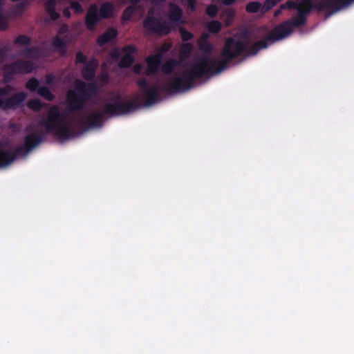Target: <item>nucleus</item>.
<instances>
[{
    "label": "nucleus",
    "mask_w": 354,
    "mask_h": 354,
    "mask_svg": "<svg viewBox=\"0 0 354 354\" xmlns=\"http://www.w3.org/2000/svg\"><path fill=\"white\" fill-rule=\"evenodd\" d=\"M275 42L268 39L254 43L250 48V39L246 37L240 40L233 37L226 39L221 51V59L210 60L203 57L190 68L183 70L178 76L174 77L162 87V91L169 94L185 92L195 85V81L203 77H211L226 69L228 64L234 59L246 53L248 56L256 55L261 49L268 46V42Z\"/></svg>",
    "instance_id": "1"
},
{
    "label": "nucleus",
    "mask_w": 354,
    "mask_h": 354,
    "mask_svg": "<svg viewBox=\"0 0 354 354\" xmlns=\"http://www.w3.org/2000/svg\"><path fill=\"white\" fill-rule=\"evenodd\" d=\"M97 93L96 83L79 82L75 88L68 90L66 93L67 109L73 113L84 110L88 100Z\"/></svg>",
    "instance_id": "2"
},
{
    "label": "nucleus",
    "mask_w": 354,
    "mask_h": 354,
    "mask_svg": "<svg viewBox=\"0 0 354 354\" xmlns=\"http://www.w3.org/2000/svg\"><path fill=\"white\" fill-rule=\"evenodd\" d=\"M66 116L60 112L58 105H53L47 113V117L39 121L47 133L57 137L61 140H68L72 133L71 127L65 122Z\"/></svg>",
    "instance_id": "3"
},
{
    "label": "nucleus",
    "mask_w": 354,
    "mask_h": 354,
    "mask_svg": "<svg viewBox=\"0 0 354 354\" xmlns=\"http://www.w3.org/2000/svg\"><path fill=\"white\" fill-rule=\"evenodd\" d=\"M354 0H320L314 3L313 1L300 3L298 12L306 16L313 10L324 12L326 17H330L339 11L347 8Z\"/></svg>",
    "instance_id": "4"
},
{
    "label": "nucleus",
    "mask_w": 354,
    "mask_h": 354,
    "mask_svg": "<svg viewBox=\"0 0 354 354\" xmlns=\"http://www.w3.org/2000/svg\"><path fill=\"white\" fill-rule=\"evenodd\" d=\"M306 23V16L298 12L297 17L291 20L281 23L274 28L268 35V39L272 41H279L290 35L294 28L304 26Z\"/></svg>",
    "instance_id": "5"
},
{
    "label": "nucleus",
    "mask_w": 354,
    "mask_h": 354,
    "mask_svg": "<svg viewBox=\"0 0 354 354\" xmlns=\"http://www.w3.org/2000/svg\"><path fill=\"white\" fill-rule=\"evenodd\" d=\"M141 106L137 98L129 101H122L120 97L113 98V102L104 104V110L106 115L109 116H116L128 114Z\"/></svg>",
    "instance_id": "6"
},
{
    "label": "nucleus",
    "mask_w": 354,
    "mask_h": 354,
    "mask_svg": "<svg viewBox=\"0 0 354 354\" xmlns=\"http://www.w3.org/2000/svg\"><path fill=\"white\" fill-rule=\"evenodd\" d=\"M35 69L34 64L30 61L18 60L4 66V80L8 82L10 80L9 76L17 74H28Z\"/></svg>",
    "instance_id": "7"
},
{
    "label": "nucleus",
    "mask_w": 354,
    "mask_h": 354,
    "mask_svg": "<svg viewBox=\"0 0 354 354\" xmlns=\"http://www.w3.org/2000/svg\"><path fill=\"white\" fill-rule=\"evenodd\" d=\"M143 27L149 32L165 36L171 30L168 22L161 21L153 16H148L144 19Z\"/></svg>",
    "instance_id": "8"
},
{
    "label": "nucleus",
    "mask_w": 354,
    "mask_h": 354,
    "mask_svg": "<svg viewBox=\"0 0 354 354\" xmlns=\"http://www.w3.org/2000/svg\"><path fill=\"white\" fill-rule=\"evenodd\" d=\"M43 140V136L35 131L29 133L24 138V145L17 147V152L20 156H26L31 150L39 145Z\"/></svg>",
    "instance_id": "9"
},
{
    "label": "nucleus",
    "mask_w": 354,
    "mask_h": 354,
    "mask_svg": "<svg viewBox=\"0 0 354 354\" xmlns=\"http://www.w3.org/2000/svg\"><path fill=\"white\" fill-rule=\"evenodd\" d=\"M102 19L97 4L92 3L88 8L85 16V25L86 28L88 30L94 31Z\"/></svg>",
    "instance_id": "10"
},
{
    "label": "nucleus",
    "mask_w": 354,
    "mask_h": 354,
    "mask_svg": "<svg viewBox=\"0 0 354 354\" xmlns=\"http://www.w3.org/2000/svg\"><path fill=\"white\" fill-rule=\"evenodd\" d=\"M106 115L105 110L93 111L86 119L80 121L81 126L86 129L101 127L103 124L104 117Z\"/></svg>",
    "instance_id": "11"
},
{
    "label": "nucleus",
    "mask_w": 354,
    "mask_h": 354,
    "mask_svg": "<svg viewBox=\"0 0 354 354\" xmlns=\"http://www.w3.org/2000/svg\"><path fill=\"white\" fill-rule=\"evenodd\" d=\"M26 97L27 94L25 92L21 91L17 93L5 100L1 99L0 109H2L4 111L13 109L22 103Z\"/></svg>",
    "instance_id": "12"
},
{
    "label": "nucleus",
    "mask_w": 354,
    "mask_h": 354,
    "mask_svg": "<svg viewBox=\"0 0 354 354\" xmlns=\"http://www.w3.org/2000/svg\"><path fill=\"white\" fill-rule=\"evenodd\" d=\"M209 34L207 33V32H203L201 34V35L200 36L198 40V48L199 50L203 52L205 55L203 56L202 57H201L199 59H198L197 61H196L193 64L192 66L196 63L197 62H198L201 59H202L203 57H208L210 60H214V59L211 58L209 57V55L212 53L213 50H214V46L212 45V44L209 41Z\"/></svg>",
    "instance_id": "13"
},
{
    "label": "nucleus",
    "mask_w": 354,
    "mask_h": 354,
    "mask_svg": "<svg viewBox=\"0 0 354 354\" xmlns=\"http://www.w3.org/2000/svg\"><path fill=\"white\" fill-rule=\"evenodd\" d=\"M142 95L145 98V106H151L159 100V88L156 84L142 90Z\"/></svg>",
    "instance_id": "14"
},
{
    "label": "nucleus",
    "mask_w": 354,
    "mask_h": 354,
    "mask_svg": "<svg viewBox=\"0 0 354 354\" xmlns=\"http://www.w3.org/2000/svg\"><path fill=\"white\" fill-rule=\"evenodd\" d=\"M147 70L146 75L152 76L157 74L158 68L162 63V55L155 54L148 57L146 59Z\"/></svg>",
    "instance_id": "15"
},
{
    "label": "nucleus",
    "mask_w": 354,
    "mask_h": 354,
    "mask_svg": "<svg viewBox=\"0 0 354 354\" xmlns=\"http://www.w3.org/2000/svg\"><path fill=\"white\" fill-rule=\"evenodd\" d=\"M98 62L95 58L90 59L82 70V75L86 81H91L95 77L96 70L98 67Z\"/></svg>",
    "instance_id": "16"
},
{
    "label": "nucleus",
    "mask_w": 354,
    "mask_h": 354,
    "mask_svg": "<svg viewBox=\"0 0 354 354\" xmlns=\"http://www.w3.org/2000/svg\"><path fill=\"white\" fill-rule=\"evenodd\" d=\"M19 156L20 154L17 152V148L15 151L0 149V168L8 166Z\"/></svg>",
    "instance_id": "17"
},
{
    "label": "nucleus",
    "mask_w": 354,
    "mask_h": 354,
    "mask_svg": "<svg viewBox=\"0 0 354 354\" xmlns=\"http://www.w3.org/2000/svg\"><path fill=\"white\" fill-rule=\"evenodd\" d=\"M118 35V32L115 28H109L97 37V42L100 46H103L115 39Z\"/></svg>",
    "instance_id": "18"
},
{
    "label": "nucleus",
    "mask_w": 354,
    "mask_h": 354,
    "mask_svg": "<svg viewBox=\"0 0 354 354\" xmlns=\"http://www.w3.org/2000/svg\"><path fill=\"white\" fill-rule=\"evenodd\" d=\"M52 46L55 50L59 52L62 56H65L67 53V41L65 37L56 35L52 40Z\"/></svg>",
    "instance_id": "19"
},
{
    "label": "nucleus",
    "mask_w": 354,
    "mask_h": 354,
    "mask_svg": "<svg viewBox=\"0 0 354 354\" xmlns=\"http://www.w3.org/2000/svg\"><path fill=\"white\" fill-rule=\"evenodd\" d=\"M114 8L113 3L109 1L103 3L100 9L99 13L102 19H109L113 17Z\"/></svg>",
    "instance_id": "20"
},
{
    "label": "nucleus",
    "mask_w": 354,
    "mask_h": 354,
    "mask_svg": "<svg viewBox=\"0 0 354 354\" xmlns=\"http://www.w3.org/2000/svg\"><path fill=\"white\" fill-rule=\"evenodd\" d=\"M183 15L182 9L177 5L173 4L169 10V18L171 21L178 22Z\"/></svg>",
    "instance_id": "21"
},
{
    "label": "nucleus",
    "mask_w": 354,
    "mask_h": 354,
    "mask_svg": "<svg viewBox=\"0 0 354 354\" xmlns=\"http://www.w3.org/2000/svg\"><path fill=\"white\" fill-rule=\"evenodd\" d=\"M37 93L44 99L48 101H53L55 98V95L50 91L48 87L43 86L37 89Z\"/></svg>",
    "instance_id": "22"
},
{
    "label": "nucleus",
    "mask_w": 354,
    "mask_h": 354,
    "mask_svg": "<svg viewBox=\"0 0 354 354\" xmlns=\"http://www.w3.org/2000/svg\"><path fill=\"white\" fill-rule=\"evenodd\" d=\"M134 60L132 55L125 54L120 60L118 65L121 68H127L133 64Z\"/></svg>",
    "instance_id": "23"
},
{
    "label": "nucleus",
    "mask_w": 354,
    "mask_h": 354,
    "mask_svg": "<svg viewBox=\"0 0 354 354\" xmlns=\"http://www.w3.org/2000/svg\"><path fill=\"white\" fill-rule=\"evenodd\" d=\"M177 65L178 62L175 59H170L162 66V71L165 74H171Z\"/></svg>",
    "instance_id": "24"
},
{
    "label": "nucleus",
    "mask_w": 354,
    "mask_h": 354,
    "mask_svg": "<svg viewBox=\"0 0 354 354\" xmlns=\"http://www.w3.org/2000/svg\"><path fill=\"white\" fill-rule=\"evenodd\" d=\"M222 28V24L217 20L209 21L207 24V29L212 34H218Z\"/></svg>",
    "instance_id": "25"
},
{
    "label": "nucleus",
    "mask_w": 354,
    "mask_h": 354,
    "mask_svg": "<svg viewBox=\"0 0 354 354\" xmlns=\"http://www.w3.org/2000/svg\"><path fill=\"white\" fill-rule=\"evenodd\" d=\"M46 104L41 102L39 99L30 100L28 102V107L35 111H40Z\"/></svg>",
    "instance_id": "26"
},
{
    "label": "nucleus",
    "mask_w": 354,
    "mask_h": 354,
    "mask_svg": "<svg viewBox=\"0 0 354 354\" xmlns=\"http://www.w3.org/2000/svg\"><path fill=\"white\" fill-rule=\"evenodd\" d=\"M193 50V44L190 42H185L180 46V53L182 57L187 58L189 56Z\"/></svg>",
    "instance_id": "27"
},
{
    "label": "nucleus",
    "mask_w": 354,
    "mask_h": 354,
    "mask_svg": "<svg viewBox=\"0 0 354 354\" xmlns=\"http://www.w3.org/2000/svg\"><path fill=\"white\" fill-rule=\"evenodd\" d=\"M261 8V3L259 1L249 2L245 7V10L249 13H257Z\"/></svg>",
    "instance_id": "28"
},
{
    "label": "nucleus",
    "mask_w": 354,
    "mask_h": 354,
    "mask_svg": "<svg viewBox=\"0 0 354 354\" xmlns=\"http://www.w3.org/2000/svg\"><path fill=\"white\" fill-rule=\"evenodd\" d=\"M136 10V8L133 6H128L127 7L123 12H122V19L123 21H129L131 20L133 15L134 14L135 11Z\"/></svg>",
    "instance_id": "29"
},
{
    "label": "nucleus",
    "mask_w": 354,
    "mask_h": 354,
    "mask_svg": "<svg viewBox=\"0 0 354 354\" xmlns=\"http://www.w3.org/2000/svg\"><path fill=\"white\" fill-rule=\"evenodd\" d=\"M39 80L35 77H32L26 82V87L31 92H35L37 91V89L39 88Z\"/></svg>",
    "instance_id": "30"
},
{
    "label": "nucleus",
    "mask_w": 354,
    "mask_h": 354,
    "mask_svg": "<svg viewBox=\"0 0 354 354\" xmlns=\"http://www.w3.org/2000/svg\"><path fill=\"white\" fill-rule=\"evenodd\" d=\"M179 32L181 35V39L183 41H188L189 40H191L194 37V34L188 31L184 27H180Z\"/></svg>",
    "instance_id": "31"
},
{
    "label": "nucleus",
    "mask_w": 354,
    "mask_h": 354,
    "mask_svg": "<svg viewBox=\"0 0 354 354\" xmlns=\"http://www.w3.org/2000/svg\"><path fill=\"white\" fill-rule=\"evenodd\" d=\"M31 43V39L30 37L26 35H19L15 40V44H19L21 46L24 45H29Z\"/></svg>",
    "instance_id": "32"
},
{
    "label": "nucleus",
    "mask_w": 354,
    "mask_h": 354,
    "mask_svg": "<svg viewBox=\"0 0 354 354\" xmlns=\"http://www.w3.org/2000/svg\"><path fill=\"white\" fill-rule=\"evenodd\" d=\"M278 2L279 0H266L264 1L263 6H262L261 12L263 13L268 12L272 8H274Z\"/></svg>",
    "instance_id": "33"
},
{
    "label": "nucleus",
    "mask_w": 354,
    "mask_h": 354,
    "mask_svg": "<svg viewBox=\"0 0 354 354\" xmlns=\"http://www.w3.org/2000/svg\"><path fill=\"white\" fill-rule=\"evenodd\" d=\"M24 54L30 57H36L39 55V50L36 46L26 47L24 50Z\"/></svg>",
    "instance_id": "34"
},
{
    "label": "nucleus",
    "mask_w": 354,
    "mask_h": 354,
    "mask_svg": "<svg viewBox=\"0 0 354 354\" xmlns=\"http://www.w3.org/2000/svg\"><path fill=\"white\" fill-rule=\"evenodd\" d=\"M218 8L215 4H210L206 8V14L212 18H214L218 13Z\"/></svg>",
    "instance_id": "35"
},
{
    "label": "nucleus",
    "mask_w": 354,
    "mask_h": 354,
    "mask_svg": "<svg viewBox=\"0 0 354 354\" xmlns=\"http://www.w3.org/2000/svg\"><path fill=\"white\" fill-rule=\"evenodd\" d=\"M299 6H300V2H297L295 1L289 0L286 2V5H282L281 8H288L290 10L296 9L298 11Z\"/></svg>",
    "instance_id": "36"
},
{
    "label": "nucleus",
    "mask_w": 354,
    "mask_h": 354,
    "mask_svg": "<svg viewBox=\"0 0 354 354\" xmlns=\"http://www.w3.org/2000/svg\"><path fill=\"white\" fill-rule=\"evenodd\" d=\"M87 57L82 52L79 51L75 55V64L86 63Z\"/></svg>",
    "instance_id": "37"
},
{
    "label": "nucleus",
    "mask_w": 354,
    "mask_h": 354,
    "mask_svg": "<svg viewBox=\"0 0 354 354\" xmlns=\"http://www.w3.org/2000/svg\"><path fill=\"white\" fill-rule=\"evenodd\" d=\"M71 8L74 10V12L76 14H81L84 11L82 6L78 1L71 2Z\"/></svg>",
    "instance_id": "38"
},
{
    "label": "nucleus",
    "mask_w": 354,
    "mask_h": 354,
    "mask_svg": "<svg viewBox=\"0 0 354 354\" xmlns=\"http://www.w3.org/2000/svg\"><path fill=\"white\" fill-rule=\"evenodd\" d=\"M56 1L55 0H48L45 4V10L46 12L56 10Z\"/></svg>",
    "instance_id": "39"
},
{
    "label": "nucleus",
    "mask_w": 354,
    "mask_h": 354,
    "mask_svg": "<svg viewBox=\"0 0 354 354\" xmlns=\"http://www.w3.org/2000/svg\"><path fill=\"white\" fill-rule=\"evenodd\" d=\"M225 12L227 17L226 24L230 26L235 17V12L232 10H226Z\"/></svg>",
    "instance_id": "40"
},
{
    "label": "nucleus",
    "mask_w": 354,
    "mask_h": 354,
    "mask_svg": "<svg viewBox=\"0 0 354 354\" xmlns=\"http://www.w3.org/2000/svg\"><path fill=\"white\" fill-rule=\"evenodd\" d=\"M8 23L6 16L0 12V30H5L8 28Z\"/></svg>",
    "instance_id": "41"
},
{
    "label": "nucleus",
    "mask_w": 354,
    "mask_h": 354,
    "mask_svg": "<svg viewBox=\"0 0 354 354\" xmlns=\"http://www.w3.org/2000/svg\"><path fill=\"white\" fill-rule=\"evenodd\" d=\"M171 47V45L170 44L164 43L159 48V50L157 54H161L162 57L164 53H166L167 52H168L170 50Z\"/></svg>",
    "instance_id": "42"
},
{
    "label": "nucleus",
    "mask_w": 354,
    "mask_h": 354,
    "mask_svg": "<svg viewBox=\"0 0 354 354\" xmlns=\"http://www.w3.org/2000/svg\"><path fill=\"white\" fill-rule=\"evenodd\" d=\"M123 51L126 54H130L132 55L135 53L137 51V48L133 45H127L123 48Z\"/></svg>",
    "instance_id": "43"
},
{
    "label": "nucleus",
    "mask_w": 354,
    "mask_h": 354,
    "mask_svg": "<svg viewBox=\"0 0 354 354\" xmlns=\"http://www.w3.org/2000/svg\"><path fill=\"white\" fill-rule=\"evenodd\" d=\"M138 86L142 88V90L146 89L147 88L151 86V85H149L148 84L147 80L145 78L140 79L137 82Z\"/></svg>",
    "instance_id": "44"
},
{
    "label": "nucleus",
    "mask_w": 354,
    "mask_h": 354,
    "mask_svg": "<svg viewBox=\"0 0 354 354\" xmlns=\"http://www.w3.org/2000/svg\"><path fill=\"white\" fill-rule=\"evenodd\" d=\"M55 76L52 73L47 74L46 75V83L48 85H51L53 83Z\"/></svg>",
    "instance_id": "45"
},
{
    "label": "nucleus",
    "mask_w": 354,
    "mask_h": 354,
    "mask_svg": "<svg viewBox=\"0 0 354 354\" xmlns=\"http://www.w3.org/2000/svg\"><path fill=\"white\" fill-rule=\"evenodd\" d=\"M49 16L50 17V19L53 21H56L59 19L60 15L56 12V10L50 11L48 12Z\"/></svg>",
    "instance_id": "46"
},
{
    "label": "nucleus",
    "mask_w": 354,
    "mask_h": 354,
    "mask_svg": "<svg viewBox=\"0 0 354 354\" xmlns=\"http://www.w3.org/2000/svg\"><path fill=\"white\" fill-rule=\"evenodd\" d=\"M68 31V26L66 24H64L60 27L58 30L59 35H65Z\"/></svg>",
    "instance_id": "47"
},
{
    "label": "nucleus",
    "mask_w": 354,
    "mask_h": 354,
    "mask_svg": "<svg viewBox=\"0 0 354 354\" xmlns=\"http://www.w3.org/2000/svg\"><path fill=\"white\" fill-rule=\"evenodd\" d=\"M63 15L64 17H66V18H71V12L69 10L68 8H66L64 9L63 10Z\"/></svg>",
    "instance_id": "48"
},
{
    "label": "nucleus",
    "mask_w": 354,
    "mask_h": 354,
    "mask_svg": "<svg viewBox=\"0 0 354 354\" xmlns=\"http://www.w3.org/2000/svg\"><path fill=\"white\" fill-rule=\"evenodd\" d=\"M237 0H221V3L225 6H230L234 3Z\"/></svg>",
    "instance_id": "49"
},
{
    "label": "nucleus",
    "mask_w": 354,
    "mask_h": 354,
    "mask_svg": "<svg viewBox=\"0 0 354 354\" xmlns=\"http://www.w3.org/2000/svg\"><path fill=\"white\" fill-rule=\"evenodd\" d=\"M28 6V3L26 1H22L19 3L18 8L20 10H24Z\"/></svg>",
    "instance_id": "50"
},
{
    "label": "nucleus",
    "mask_w": 354,
    "mask_h": 354,
    "mask_svg": "<svg viewBox=\"0 0 354 354\" xmlns=\"http://www.w3.org/2000/svg\"><path fill=\"white\" fill-rule=\"evenodd\" d=\"M141 69H142V66L140 64H138L134 66V72L136 73H138V74L140 73Z\"/></svg>",
    "instance_id": "51"
},
{
    "label": "nucleus",
    "mask_w": 354,
    "mask_h": 354,
    "mask_svg": "<svg viewBox=\"0 0 354 354\" xmlns=\"http://www.w3.org/2000/svg\"><path fill=\"white\" fill-rule=\"evenodd\" d=\"M8 93V90L6 88H0V96L6 95Z\"/></svg>",
    "instance_id": "52"
},
{
    "label": "nucleus",
    "mask_w": 354,
    "mask_h": 354,
    "mask_svg": "<svg viewBox=\"0 0 354 354\" xmlns=\"http://www.w3.org/2000/svg\"><path fill=\"white\" fill-rule=\"evenodd\" d=\"M131 6L136 8V6L140 3L142 0H129Z\"/></svg>",
    "instance_id": "53"
},
{
    "label": "nucleus",
    "mask_w": 354,
    "mask_h": 354,
    "mask_svg": "<svg viewBox=\"0 0 354 354\" xmlns=\"http://www.w3.org/2000/svg\"><path fill=\"white\" fill-rule=\"evenodd\" d=\"M280 13H281V11H280L279 10H276V11H275V12H274V15H275V16H277V15H279Z\"/></svg>",
    "instance_id": "54"
},
{
    "label": "nucleus",
    "mask_w": 354,
    "mask_h": 354,
    "mask_svg": "<svg viewBox=\"0 0 354 354\" xmlns=\"http://www.w3.org/2000/svg\"><path fill=\"white\" fill-rule=\"evenodd\" d=\"M308 0H301L300 3H306ZM308 1H313L312 0H308Z\"/></svg>",
    "instance_id": "55"
},
{
    "label": "nucleus",
    "mask_w": 354,
    "mask_h": 354,
    "mask_svg": "<svg viewBox=\"0 0 354 354\" xmlns=\"http://www.w3.org/2000/svg\"><path fill=\"white\" fill-rule=\"evenodd\" d=\"M108 78H109L108 75H107L106 74H105V75H104L103 79H104V80H108Z\"/></svg>",
    "instance_id": "56"
},
{
    "label": "nucleus",
    "mask_w": 354,
    "mask_h": 354,
    "mask_svg": "<svg viewBox=\"0 0 354 354\" xmlns=\"http://www.w3.org/2000/svg\"><path fill=\"white\" fill-rule=\"evenodd\" d=\"M1 54H2V53H1V51L0 50V56L1 55Z\"/></svg>",
    "instance_id": "57"
}]
</instances>
